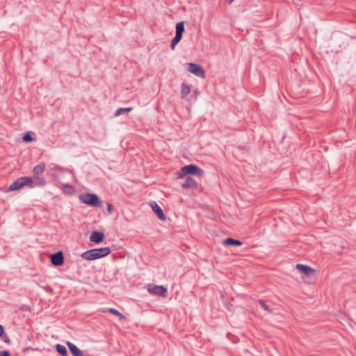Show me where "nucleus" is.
Instances as JSON below:
<instances>
[{"label": "nucleus", "instance_id": "f257e3e1", "mask_svg": "<svg viewBox=\"0 0 356 356\" xmlns=\"http://www.w3.org/2000/svg\"><path fill=\"white\" fill-rule=\"evenodd\" d=\"M111 250L108 247L95 248L87 250L81 254V257L86 260L91 261L102 258L108 255Z\"/></svg>", "mask_w": 356, "mask_h": 356}, {"label": "nucleus", "instance_id": "f03ea898", "mask_svg": "<svg viewBox=\"0 0 356 356\" xmlns=\"http://www.w3.org/2000/svg\"><path fill=\"white\" fill-rule=\"evenodd\" d=\"M45 184L44 179H22V181L19 180L15 181L12 184L10 185L8 189H6V192H10L13 191H15L21 188L24 186H28L29 187H33L35 185L42 186Z\"/></svg>", "mask_w": 356, "mask_h": 356}, {"label": "nucleus", "instance_id": "7ed1b4c3", "mask_svg": "<svg viewBox=\"0 0 356 356\" xmlns=\"http://www.w3.org/2000/svg\"><path fill=\"white\" fill-rule=\"evenodd\" d=\"M186 175H191L193 177H203L205 175L204 173V171L198 166L193 164H191L184 166L180 169L179 172H178V176L179 177V178H181L182 177Z\"/></svg>", "mask_w": 356, "mask_h": 356}, {"label": "nucleus", "instance_id": "20e7f679", "mask_svg": "<svg viewBox=\"0 0 356 356\" xmlns=\"http://www.w3.org/2000/svg\"><path fill=\"white\" fill-rule=\"evenodd\" d=\"M296 268L302 273L303 279H305V277L309 279L308 281H306L307 283L310 284L315 281V274L316 270L314 268L301 264H297Z\"/></svg>", "mask_w": 356, "mask_h": 356}, {"label": "nucleus", "instance_id": "39448f33", "mask_svg": "<svg viewBox=\"0 0 356 356\" xmlns=\"http://www.w3.org/2000/svg\"><path fill=\"white\" fill-rule=\"evenodd\" d=\"M82 201L85 204L94 207H100L102 205L100 199L94 193H86L82 197Z\"/></svg>", "mask_w": 356, "mask_h": 356}, {"label": "nucleus", "instance_id": "423d86ee", "mask_svg": "<svg viewBox=\"0 0 356 356\" xmlns=\"http://www.w3.org/2000/svg\"><path fill=\"white\" fill-rule=\"evenodd\" d=\"M184 31V24L183 22H179L176 24V35L172 39L170 47L174 49L175 46L180 42L182 38V34Z\"/></svg>", "mask_w": 356, "mask_h": 356}, {"label": "nucleus", "instance_id": "0eeeda50", "mask_svg": "<svg viewBox=\"0 0 356 356\" xmlns=\"http://www.w3.org/2000/svg\"><path fill=\"white\" fill-rule=\"evenodd\" d=\"M187 70L195 76L203 79L205 78V72L200 65L192 63H187Z\"/></svg>", "mask_w": 356, "mask_h": 356}, {"label": "nucleus", "instance_id": "6e6552de", "mask_svg": "<svg viewBox=\"0 0 356 356\" xmlns=\"http://www.w3.org/2000/svg\"><path fill=\"white\" fill-rule=\"evenodd\" d=\"M51 263L55 266H61L64 263V257L61 251H58L51 255Z\"/></svg>", "mask_w": 356, "mask_h": 356}, {"label": "nucleus", "instance_id": "1a4fd4ad", "mask_svg": "<svg viewBox=\"0 0 356 356\" xmlns=\"http://www.w3.org/2000/svg\"><path fill=\"white\" fill-rule=\"evenodd\" d=\"M148 291L152 294L160 296L164 298L167 296V289L163 286H154L152 288H149Z\"/></svg>", "mask_w": 356, "mask_h": 356}, {"label": "nucleus", "instance_id": "9d476101", "mask_svg": "<svg viewBox=\"0 0 356 356\" xmlns=\"http://www.w3.org/2000/svg\"><path fill=\"white\" fill-rule=\"evenodd\" d=\"M104 239H105L104 234L102 232H97V231L92 232L90 236V241L95 243H100L103 242Z\"/></svg>", "mask_w": 356, "mask_h": 356}, {"label": "nucleus", "instance_id": "9b49d317", "mask_svg": "<svg viewBox=\"0 0 356 356\" xmlns=\"http://www.w3.org/2000/svg\"><path fill=\"white\" fill-rule=\"evenodd\" d=\"M152 211L156 215L157 218L161 220H165V216L164 215L162 209L156 202L151 204Z\"/></svg>", "mask_w": 356, "mask_h": 356}, {"label": "nucleus", "instance_id": "f8f14e48", "mask_svg": "<svg viewBox=\"0 0 356 356\" xmlns=\"http://www.w3.org/2000/svg\"><path fill=\"white\" fill-rule=\"evenodd\" d=\"M66 343L69 348L70 353L73 356H85L83 352L80 349H79L74 344L70 341H67Z\"/></svg>", "mask_w": 356, "mask_h": 356}, {"label": "nucleus", "instance_id": "ddd939ff", "mask_svg": "<svg viewBox=\"0 0 356 356\" xmlns=\"http://www.w3.org/2000/svg\"><path fill=\"white\" fill-rule=\"evenodd\" d=\"M223 244L229 246H241L243 243L242 241L237 239L227 238L225 240H224Z\"/></svg>", "mask_w": 356, "mask_h": 356}, {"label": "nucleus", "instance_id": "4468645a", "mask_svg": "<svg viewBox=\"0 0 356 356\" xmlns=\"http://www.w3.org/2000/svg\"><path fill=\"white\" fill-rule=\"evenodd\" d=\"M191 86L185 83H181V98L184 99L191 92Z\"/></svg>", "mask_w": 356, "mask_h": 356}, {"label": "nucleus", "instance_id": "2eb2a0df", "mask_svg": "<svg viewBox=\"0 0 356 356\" xmlns=\"http://www.w3.org/2000/svg\"><path fill=\"white\" fill-rule=\"evenodd\" d=\"M197 185L195 179H186L185 182L181 184L182 187L185 188H196Z\"/></svg>", "mask_w": 356, "mask_h": 356}, {"label": "nucleus", "instance_id": "dca6fc26", "mask_svg": "<svg viewBox=\"0 0 356 356\" xmlns=\"http://www.w3.org/2000/svg\"><path fill=\"white\" fill-rule=\"evenodd\" d=\"M44 163H40L38 165H36L33 169V173L35 176H39L40 175L44 170Z\"/></svg>", "mask_w": 356, "mask_h": 356}, {"label": "nucleus", "instance_id": "f3484780", "mask_svg": "<svg viewBox=\"0 0 356 356\" xmlns=\"http://www.w3.org/2000/svg\"><path fill=\"white\" fill-rule=\"evenodd\" d=\"M56 350L61 356H67V351L64 346L61 344H56Z\"/></svg>", "mask_w": 356, "mask_h": 356}, {"label": "nucleus", "instance_id": "a211bd4d", "mask_svg": "<svg viewBox=\"0 0 356 356\" xmlns=\"http://www.w3.org/2000/svg\"><path fill=\"white\" fill-rule=\"evenodd\" d=\"M64 193L71 195L74 192V188L72 186L69 184H64L62 187Z\"/></svg>", "mask_w": 356, "mask_h": 356}, {"label": "nucleus", "instance_id": "6ab92c4d", "mask_svg": "<svg viewBox=\"0 0 356 356\" xmlns=\"http://www.w3.org/2000/svg\"><path fill=\"white\" fill-rule=\"evenodd\" d=\"M131 111H132V108L131 107H128V108H120L119 109H118L115 113V116H119L120 115H122V113H129Z\"/></svg>", "mask_w": 356, "mask_h": 356}, {"label": "nucleus", "instance_id": "aec40b11", "mask_svg": "<svg viewBox=\"0 0 356 356\" xmlns=\"http://www.w3.org/2000/svg\"><path fill=\"white\" fill-rule=\"evenodd\" d=\"M108 312L113 315L120 317L121 319L125 318V316L122 313L114 308L108 309Z\"/></svg>", "mask_w": 356, "mask_h": 356}, {"label": "nucleus", "instance_id": "412c9836", "mask_svg": "<svg viewBox=\"0 0 356 356\" xmlns=\"http://www.w3.org/2000/svg\"><path fill=\"white\" fill-rule=\"evenodd\" d=\"M259 303L264 308V309H265L268 312H269V313H272L273 312L272 309L266 304L264 300H259Z\"/></svg>", "mask_w": 356, "mask_h": 356}, {"label": "nucleus", "instance_id": "4be33fe9", "mask_svg": "<svg viewBox=\"0 0 356 356\" xmlns=\"http://www.w3.org/2000/svg\"><path fill=\"white\" fill-rule=\"evenodd\" d=\"M23 140L26 143L31 142L33 140V137L29 134H26L23 136Z\"/></svg>", "mask_w": 356, "mask_h": 356}, {"label": "nucleus", "instance_id": "5701e85b", "mask_svg": "<svg viewBox=\"0 0 356 356\" xmlns=\"http://www.w3.org/2000/svg\"><path fill=\"white\" fill-rule=\"evenodd\" d=\"M107 211L109 214L112 213L113 212V205L111 203L107 204Z\"/></svg>", "mask_w": 356, "mask_h": 356}, {"label": "nucleus", "instance_id": "b1692460", "mask_svg": "<svg viewBox=\"0 0 356 356\" xmlns=\"http://www.w3.org/2000/svg\"><path fill=\"white\" fill-rule=\"evenodd\" d=\"M0 356H10V353L8 350L0 351Z\"/></svg>", "mask_w": 356, "mask_h": 356}, {"label": "nucleus", "instance_id": "393cba45", "mask_svg": "<svg viewBox=\"0 0 356 356\" xmlns=\"http://www.w3.org/2000/svg\"><path fill=\"white\" fill-rule=\"evenodd\" d=\"M3 341L8 344L10 343V339H9V337L7 335H5L3 337Z\"/></svg>", "mask_w": 356, "mask_h": 356}, {"label": "nucleus", "instance_id": "a878e982", "mask_svg": "<svg viewBox=\"0 0 356 356\" xmlns=\"http://www.w3.org/2000/svg\"><path fill=\"white\" fill-rule=\"evenodd\" d=\"M3 327L1 325H0V337H3Z\"/></svg>", "mask_w": 356, "mask_h": 356}, {"label": "nucleus", "instance_id": "bb28decb", "mask_svg": "<svg viewBox=\"0 0 356 356\" xmlns=\"http://www.w3.org/2000/svg\"><path fill=\"white\" fill-rule=\"evenodd\" d=\"M234 1V0H227V1H228V3H232Z\"/></svg>", "mask_w": 356, "mask_h": 356}]
</instances>
